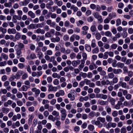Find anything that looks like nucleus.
Here are the masks:
<instances>
[{"label":"nucleus","instance_id":"nucleus-6","mask_svg":"<svg viewBox=\"0 0 133 133\" xmlns=\"http://www.w3.org/2000/svg\"><path fill=\"white\" fill-rule=\"evenodd\" d=\"M57 88L56 87H54L52 85L49 86V90L50 91H56L57 90Z\"/></svg>","mask_w":133,"mask_h":133},{"label":"nucleus","instance_id":"nucleus-21","mask_svg":"<svg viewBox=\"0 0 133 133\" xmlns=\"http://www.w3.org/2000/svg\"><path fill=\"white\" fill-rule=\"evenodd\" d=\"M117 47V45L116 43H114L111 45L110 46L111 49H116Z\"/></svg>","mask_w":133,"mask_h":133},{"label":"nucleus","instance_id":"nucleus-8","mask_svg":"<svg viewBox=\"0 0 133 133\" xmlns=\"http://www.w3.org/2000/svg\"><path fill=\"white\" fill-rule=\"evenodd\" d=\"M28 14L32 18H34L35 17L36 15L35 13L31 11H29L28 12Z\"/></svg>","mask_w":133,"mask_h":133},{"label":"nucleus","instance_id":"nucleus-30","mask_svg":"<svg viewBox=\"0 0 133 133\" xmlns=\"http://www.w3.org/2000/svg\"><path fill=\"white\" fill-rule=\"evenodd\" d=\"M1 56L5 60H7L8 58V55L4 53H2L1 55Z\"/></svg>","mask_w":133,"mask_h":133},{"label":"nucleus","instance_id":"nucleus-59","mask_svg":"<svg viewBox=\"0 0 133 133\" xmlns=\"http://www.w3.org/2000/svg\"><path fill=\"white\" fill-rule=\"evenodd\" d=\"M46 54L47 55H51L52 54V52L51 50H48L46 51Z\"/></svg>","mask_w":133,"mask_h":133},{"label":"nucleus","instance_id":"nucleus-10","mask_svg":"<svg viewBox=\"0 0 133 133\" xmlns=\"http://www.w3.org/2000/svg\"><path fill=\"white\" fill-rule=\"evenodd\" d=\"M119 84H120L122 88H126L127 87V84L125 82H123L122 81H119Z\"/></svg>","mask_w":133,"mask_h":133},{"label":"nucleus","instance_id":"nucleus-12","mask_svg":"<svg viewBox=\"0 0 133 133\" xmlns=\"http://www.w3.org/2000/svg\"><path fill=\"white\" fill-rule=\"evenodd\" d=\"M12 3L10 2L8 3L6 2L4 4V6L6 7L10 8L12 6Z\"/></svg>","mask_w":133,"mask_h":133},{"label":"nucleus","instance_id":"nucleus-29","mask_svg":"<svg viewBox=\"0 0 133 133\" xmlns=\"http://www.w3.org/2000/svg\"><path fill=\"white\" fill-rule=\"evenodd\" d=\"M99 52V49L98 47H96L92 51V53L93 54H97Z\"/></svg>","mask_w":133,"mask_h":133},{"label":"nucleus","instance_id":"nucleus-40","mask_svg":"<svg viewBox=\"0 0 133 133\" xmlns=\"http://www.w3.org/2000/svg\"><path fill=\"white\" fill-rule=\"evenodd\" d=\"M7 64L6 61H4L0 62V66L1 67L4 66L6 65Z\"/></svg>","mask_w":133,"mask_h":133},{"label":"nucleus","instance_id":"nucleus-28","mask_svg":"<svg viewBox=\"0 0 133 133\" xmlns=\"http://www.w3.org/2000/svg\"><path fill=\"white\" fill-rule=\"evenodd\" d=\"M52 115L55 116L56 117H57L59 116V113L57 111L54 110L52 113Z\"/></svg>","mask_w":133,"mask_h":133},{"label":"nucleus","instance_id":"nucleus-11","mask_svg":"<svg viewBox=\"0 0 133 133\" xmlns=\"http://www.w3.org/2000/svg\"><path fill=\"white\" fill-rule=\"evenodd\" d=\"M68 97L69 98H70L71 100L74 101L75 99V97L74 96L72 95V93H69L68 94Z\"/></svg>","mask_w":133,"mask_h":133},{"label":"nucleus","instance_id":"nucleus-20","mask_svg":"<svg viewBox=\"0 0 133 133\" xmlns=\"http://www.w3.org/2000/svg\"><path fill=\"white\" fill-rule=\"evenodd\" d=\"M99 104L101 105H107L108 104V102L107 101H101L99 102Z\"/></svg>","mask_w":133,"mask_h":133},{"label":"nucleus","instance_id":"nucleus-27","mask_svg":"<svg viewBox=\"0 0 133 133\" xmlns=\"http://www.w3.org/2000/svg\"><path fill=\"white\" fill-rule=\"evenodd\" d=\"M88 128L89 130L92 131L94 129V126L92 124H90L88 126Z\"/></svg>","mask_w":133,"mask_h":133},{"label":"nucleus","instance_id":"nucleus-16","mask_svg":"<svg viewBox=\"0 0 133 133\" xmlns=\"http://www.w3.org/2000/svg\"><path fill=\"white\" fill-rule=\"evenodd\" d=\"M53 77L54 78H57L59 79L61 77V76L56 73H54L52 75Z\"/></svg>","mask_w":133,"mask_h":133},{"label":"nucleus","instance_id":"nucleus-43","mask_svg":"<svg viewBox=\"0 0 133 133\" xmlns=\"http://www.w3.org/2000/svg\"><path fill=\"white\" fill-rule=\"evenodd\" d=\"M112 83L114 84L116 83L118 81V79L117 77H114L112 79Z\"/></svg>","mask_w":133,"mask_h":133},{"label":"nucleus","instance_id":"nucleus-53","mask_svg":"<svg viewBox=\"0 0 133 133\" xmlns=\"http://www.w3.org/2000/svg\"><path fill=\"white\" fill-rule=\"evenodd\" d=\"M95 9L96 10L97 12H99L101 10V7L99 5H97L96 6V7Z\"/></svg>","mask_w":133,"mask_h":133},{"label":"nucleus","instance_id":"nucleus-35","mask_svg":"<svg viewBox=\"0 0 133 133\" xmlns=\"http://www.w3.org/2000/svg\"><path fill=\"white\" fill-rule=\"evenodd\" d=\"M37 55L39 59H40L43 57V55L41 52H38Z\"/></svg>","mask_w":133,"mask_h":133},{"label":"nucleus","instance_id":"nucleus-63","mask_svg":"<svg viewBox=\"0 0 133 133\" xmlns=\"http://www.w3.org/2000/svg\"><path fill=\"white\" fill-rule=\"evenodd\" d=\"M96 18L98 19V21L100 22V23H102L103 21V19L101 15H100Z\"/></svg>","mask_w":133,"mask_h":133},{"label":"nucleus","instance_id":"nucleus-56","mask_svg":"<svg viewBox=\"0 0 133 133\" xmlns=\"http://www.w3.org/2000/svg\"><path fill=\"white\" fill-rule=\"evenodd\" d=\"M33 118L34 117L32 116L31 115L30 116V117L29 118L28 120V123L29 124H31Z\"/></svg>","mask_w":133,"mask_h":133},{"label":"nucleus","instance_id":"nucleus-18","mask_svg":"<svg viewBox=\"0 0 133 133\" xmlns=\"http://www.w3.org/2000/svg\"><path fill=\"white\" fill-rule=\"evenodd\" d=\"M96 41L95 39H94L92 40L91 46L92 48H94L96 47Z\"/></svg>","mask_w":133,"mask_h":133},{"label":"nucleus","instance_id":"nucleus-52","mask_svg":"<svg viewBox=\"0 0 133 133\" xmlns=\"http://www.w3.org/2000/svg\"><path fill=\"white\" fill-rule=\"evenodd\" d=\"M4 13L6 14H8L9 12V10L8 8H6L3 10Z\"/></svg>","mask_w":133,"mask_h":133},{"label":"nucleus","instance_id":"nucleus-60","mask_svg":"<svg viewBox=\"0 0 133 133\" xmlns=\"http://www.w3.org/2000/svg\"><path fill=\"white\" fill-rule=\"evenodd\" d=\"M17 12L18 15L20 16V17H22V16L23 14V12L21 10H18L17 11Z\"/></svg>","mask_w":133,"mask_h":133},{"label":"nucleus","instance_id":"nucleus-25","mask_svg":"<svg viewBox=\"0 0 133 133\" xmlns=\"http://www.w3.org/2000/svg\"><path fill=\"white\" fill-rule=\"evenodd\" d=\"M96 27L95 25H93L91 27L90 30L92 32H94L96 31Z\"/></svg>","mask_w":133,"mask_h":133},{"label":"nucleus","instance_id":"nucleus-14","mask_svg":"<svg viewBox=\"0 0 133 133\" xmlns=\"http://www.w3.org/2000/svg\"><path fill=\"white\" fill-rule=\"evenodd\" d=\"M95 125L99 128H102L103 125V124L101 123L98 120H97L96 121Z\"/></svg>","mask_w":133,"mask_h":133},{"label":"nucleus","instance_id":"nucleus-37","mask_svg":"<svg viewBox=\"0 0 133 133\" xmlns=\"http://www.w3.org/2000/svg\"><path fill=\"white\" fill-rule=\"evenodd\" d=\"M64 92H57L55 94L56 96L57 97H59L60 95H64Z\"/></svg>","mask_w":133,"mask_h":133},{"label":"nucleus","instance_id":"nucleus-55","mask_svg":"<svg viewBox=\"0 0 133 133\" xmlns=\"http://www.w3.org/2000/svg\"><path fill=\"white\" fill-rule=\"evenodd\" d=\"M52 14V13L50 12H49L48 14H47L45 16V17L46 19H48L50 16Z\"/></svg>","mask_w":133,"mask_h":133},{"label":"nucleus","instance_id":"nucleus-32","mask_svg":"<svg viewBox=\"0 0 133 133\" xmlns=\"http://www.w3.org/2000/svg\"><path fill=\"white\" fill-rule=\"evenodd\" d=\"M121 19L120 18L117 19L116 20V26H118L121 24Z\"/></svg>","mask_w":133,"mask_h":133},{"label":"nucleus","instance_id":"nucleus-47","mask_svg":"<svg viewBox=\"0 0 133 133\" xmlns=\"http://www.w3.org/2000/svg\"><path fill=\"white\" fill-rule=\"evenodd\" d=\"M110 18H106L104 21V22L105 24L108 23H109L110 20Z\"/></svg>","mask_w":133,"mask_h":133},{"label":"nucleus","instance_id":"nucleus-1","mask_svg":"<svg viewBox=\"0 0 133 133\" xmlns=\"http://www.w3.org/2000/svg\"><path fill=\"white\" fill-rule=\"evenodd\" d=\"M80 63V60H74L72 62V64L73 66L75 67L76 66L78 65Z\"/></svg>","mask_w":133,"mask_h":133},{"label":"nucleus","instance_id":"nucleus-15","mask_svg":"<svg viewBox=\"0 0 133 133\" xmlns=\"http://www.w3.org/2000/svg\"><path fill=\"white\" fill-rule=\"evenodd\" d=\"M61 113L62 114L61 116H66L67 114L66 113V111L65 109H63L62 110H61Z\"/></svg>","mask_w":133,"mask_h":133},{"label":"nucleus","instance_id":"nucleus-41","mask_svg":"<svg viewBox=\"0 0 133 133\" xmlns=\"http://www.w3.org/2000/svg\"><path fill=\"white\" fill-rule=\"evenodd\" d=\"M93 15L94 17L96 18L100 16L99 13L98 12H96L94 13H93Z\"/></svg>","mask_w":133,"mask_h":133},{"label":"nucleus","instance_id":"nucleus-2","mask_svg":"<svg viewBox=\"0 0 133 133\" xmlns=\"http://www.w3.org/2000/svg\"><path fill=\"white\" fill-rule=\"evenodd\" d=\"M16 30L14 28L9 29L8 30V32L9 34H15L16 33Z\"/></svg>","mask_w":133,"mask_h":133},{"label":"nucleus","instance_id":"nucleus-57","mask_svg":"<svg viewBox=\"0 0 133 133\" xmlns=\"http://www.w3.org/2000/svg\"><path fill=\"white\" fill-rule=\"evenodd\" d=\"M15 79H16L15 76V75H12L10 78L9 80L10 81H12Z\"/></svg>","mask_w":133,"mask_h":133},{"label":"nucleus","instance_id":"nucleus-48","mask_svg":"<svg viewBox=\"0 0 133 133\" xmlns=\"http://www.w3.org/2000/svg\"><path fill=\"white\" fill-rule=\"evenodd\" d=\"M27 71L30 74L31 73V68L30 66L29 65H28L27 66Z\"/></svg>","mask_w":133,"mask_h":133},{"label":"nucleus","instance_id":"nucleus-38","mask_svg":"<svg viewBox=\"0 0 133 133\" xmlns=\"http://www.w3.org/2000/svg\"><path fill=\"white\" fill-rule=\"evenodd\" d=\"M117 61L115 59H114L112 62V65L113 67H116L117 66V64H116Z\"/></svg>","mask_w":133,"mask_h":133},{"label":"nucleus","instance_id":"nucleus-36","mask_svg":"<svg viewBox=\"0 0 133 133\" xmlns=\"http://www.w3.org/2000/svg\"><path fill=\"white\" fill-rule=\"evenodd\" d=\"M115 99L112 98H110V102H111V104L112 105H114L115 104Z\"/></svg>","mask_w":133,"mask_h":133},{"label":"nucleus","instance_id":"nucleus-64","mask_svg":"<svg viewBox=\"0 0 133 133\" xmlns=\"http://www.w3.org/2000/svg\"><path fill=\"white\" fill-rule=\"evenodd\" d=\"M91 13V11L90 10H88L86 11L85 14L87 16H89L90 15Z\"/></svg>","mask_w":133,"mask_h":133},{"label":"nucleus","instance_id":"nucleus-58","mask_svg":"<svg viewBox=\"0 0 133 133\" xmlns=\"http://www.w3.org/2000/svg\"><path fill=\"white\" fill-rule=\"evenodd\" d=\"M63 39L64 41H67L69 39V37L68 35H65L64 36Z\"/></svg>","mask_w":133,"mask_h":133},{"label":"nucleus","instance_id":"nucleus-54","mask_svg":"<svg viewBox=\"0 0 133 133\" xmlns=\"http://www.w3.org/2000/svg\"><path fill=\"white\" fill-rule=\"evenodd\" d=\"M85 83H86V85H89L90 84L91 81H90L88 79H84Z\"/></svg>","mask_w":133,"mask_h":133},{"label":"nucleus","instance_id":"nucleus-13","mask_svg":"<svg viewBox=\"0 0 133 133\" xmlns=\"http://www.w3.org/2000/svg\"><path fill=\"white\" fill-rule=\"evenodd\" d=\"M85 48L89 52L91 50V48L90 46L88 44H86L85 45Z\"/></svg>","mask_w":133,"mask_h":133},{"label":"nucleus","instance_id":"nucleus-49","mask_svg":"<svg viewBox=\"0 0 133 133\" xmlns=\"http://www.w3.org/2000/svg\"><path fill=\"white\" fill-rule=\"evenodd\" d=\"M108 52H105L103 55V59H107L108 57Z\"/></svg>","mask_w":133,"mask_h":133},{"label":"nucleus","instance_id":"nucleus-44","mask_svg":"<svg viewBox=\"0 0 133 133\" xmlns=\"http://www.w3.org/2000/svg\"><path fill=\"white\" fill-rule=\"evenodd\" d=\"M7 77L5 75H3L1 78L2 80L3 81H5L7 80Z\"/></svg>","mask_w":133,"mask_h":133},{"label":"nucleus","instance_id":"nucleus-7","mask_svg":"<svg viewBox=\"0 0 133 133\" xmlns=\"http://www.w3.org/2000/svg\"><path fill=\"white\" fill-rule=\"evenodd\" d=\"M1 110L3 113L7 114L9 111L10 109L7 108L3 107L2 108Z\"/></svg>","mask_w":133,"mask_h":133},{"label":"nucleus","instance_id":"nucleus-61","mask_svg":"<svg viewBox=\"0 0 133 133\" xmlns=\"http://www.w3.org/2000/svg\"><path fill=\"white\" fill-rule=\"evenodd\" d=\"M124 5V4L123 3L120 2L118 4V7L119 8H122L123 7Z\"/></svg>","mask_w":133,"mask_h":133},{"label":"nucleus","instance_id":"nucleus-31","mask_svg":"<svg viewBox=\"0 0 133 133\" xmlns=\"http://www.w3.org/2000/svg\"><path fill=\"white\" fill-rule=\"evenodd\" d=\"M106 121L108 122H111L112 119V118L109 115H107L106 117Z\"/></svg>","mask_w":133,"mask_h":133},{"label":"nucleus","instance_id":"nucleus-50","mask_svg":"<svg viewBox=\"0 0 133 133\" xmlns=\"http://www.w3.org/2000/svg\"><path fill=\"white\" fill-rule=\"evenodd\" d=\"M64 26L66 27H68L70 25V22L68 21H66L64 23Z\"/></svg>","mask_w":133,"mask_h":133},{"label":"nucleus","instance_id":"nucleus-34","mask_svg":"<svg viewBox=\"0 0 133 133\" xmlns=\"http://www.w3.org/2000/svg\"><path fill=\"white\" fill-rule=\"evenodd\" d=\"M20 37L21 35L18 32H17L15 36V38L17 40H18L20 38Z\"/></svg>","mask_w":133,"mask_h":133},{"label":"nucleus","instance_id":"nucleus-42","mask_svg":"<svg viewBox=\"0 0 133 133\" xmlns=\"http://www.w3.org/2000/svg\"><path fill=\"white\" fill-rule=\"evenodd\" d=\"M18 66L21 69L24 68L25 66V65L23 63H19L18 64Z\"/></svg>","mask_w":133,"mask_h":133},{"label":"nucleus","instance_id":"nucleus-5","mask_svg":"<svg viewBox=\"0 0 133 133\" xmlns=\"http://www.w3.org/2000/svg\"><path fill=\"white\" fill-rule=\"evenodd\" d=\"M36 32L37 34H41L42 35H43L45 33V30L42 29L40 28L36 30Z\"/></svg>","mask_w":133,"mask_h":133},{"label":"nucleus","instance_id":"nucleus-26","mask_svg":"<svg viewBox=\"0 0 133 133\" xmlns=\"http://www.w3.org/2000/svg\"><path fill=\"white\" fill-rule=\"evenodd\" d=\"M0 32H1L3 34H5L7 32V30L5 28H4L2 27H0Z\"/></svg>","mask_w":133,"mask_h":133},{"label":"nucleus","instance_id":"nucleus-17","mask_svg":"<svg viewBox=\"0 0 133 133\" xmlns=\"http://www.w3.org/2000/svg\"><path fill=\"white\" fill-rule=\"evenodd\" d=\"M97 120L101 122L102 123H104L105 121V118L104 117H99L97 118Z\"/></svg>","mask_w":133,"mask_h":133},{"label":"nucleus","instance_id":"nucleus-4","mask_svg":"<svg viewBox=\"0 0 133 133\" xmlns=\"http://www.w3.org/2000/svg\"><path fill=\"white\" fill-rule=\"evenodd\" d=\"M122 70L120 69H113V72L115 74H118L122 72Z\"/></svg>","mask_w":133,"mask_h":133},{"label":"nucleus","instance_id":"nucleus-24","mask_svg":"<svg viewBox=\"0 0 133 133\" xmlns=\"http://www.w3.org/2000/svg\"><path fill=\"white\" fill-rule=\"evenodd\" d=\"M124 65V63L120 62H118L117 63V66L119 68H122Z\"/></svg>","mask_w":133,"mask_h":133},{"label":"nucleus","instance_id":"nucleus-9","mask_svg":"<svg viewBox=\"0 0 133 133\" xmlns=\"http://www.w3.org/2000/svg\"><path fill=\"white\" fill-rule=\"evenodd\" d=\"M110 83V81L108 80H107L106 81L103 80L101 82V84L103 85H108Z\"/></svg>","mask_w":133,"mask_h":133},{"label":"nucleus","instance_id":"nucleus-3","mask_svg":"<svg viewBox=\"0 0 133 133\" xmlns=\"http://www.w3.org/2000/svg\"><path fill=\"white\" fill-rule=\"evenodd\" d=\"M23 74V72L21 71H19L17 72L15 75L16 79H18L20 78V77Z\"/></svg>","mask_w":133,"mask_h":133},{"label":"nucleus","instance_id":"nucleus-46","mask_svg":"<svg viewBox=\"0 0 133 133\" xmlns=\"http://www.w3.org/2000/svg\"><path fill=\"white\" fill-rule=\"evenodd\" d=\"M75 36L74 35H72L70 38V41L71 42H73L75 40Z\"/></svg>","mask_w":133,"mask_h":133},{"label":"nucleus","instance_id":"nucleus-45","mask_svg":"<svg viewBox=\"0 0 133 133\" xmlns=\"http://www.w3.org/2000/svg\"><path fill=\"white\" fill-rule=\"evenodd\" d=\"M120 130L121 133H126L127 132L126 129L125 128H122Z\"/></svg>","mask_w":133,"mask_h":133},{"label":"nucleus","instance_id":"nucleus-62","mask_svg":"<svg viewBox=\"0 0 133 133\" xmlns=\"http://www.w3.org/2000/svg\"><path fill=\"white\" fill-rule=\"evenodd\" d=\"M104 29L105 30H108L109 28V26L107 24H104L103 26Z\"/></svg>","mask_w":133,"mask_h":133},{"label":"nucleus","instance_id":"nucleus-23","mask_svg":"<svg viewBox=\"0 0 133 133\" xmlns=\"http://www.w3.org/2000/svg\"><path fill=\"white\" fill-rule=\"evenodd\" d=\"M101 37V35L99 32H97L95 34V38L98 40H99Z\"/></svg>","mask_w":133,"mask_h":133},{"label":"nucleus","instance_id":"nucleus-39","mask_svg":"<svg viewBox=\"0 0 133 133\" xmlns=\"http://www.w3.org/2000/svg\"><path fill=\"white\" fill-rule=\"evenodd\" d=\"M56 120L57 121L55 123V125L57 126V128H59L60 127L61 122L60 121L57 120V119Z\"/></svg>","mask_w":133,"mask_h":133},{"label":"nucleus","instance_id":"nucleus-51","mask_svg":"<svg viewBox=\"0 0 133 133\" xmlns=\"http://www.w3.org/2000/svg\"><path fill=\"white\" fill-rule=\"evenodd\" d=\"M28 77V75L26 73L22 75V79H24Z\"/></svg>","mask_w":133,"mask_h":133},{"label":"nucleus","instance_id":"nucleus-33","mask_svg":"<svg viewBox=\"0 0 133 133\" xmlns=\"http://www.w3.org/2000/svg\"><path fill=\"white\" fill-rule=\"evenodd\" d=\"M114 75L113 73H110L108 75V77L110 79H112L114 78Z\"/></svg>","mask_w":133,"mask_h":133},{"label":"nucleus","instance_id":"nucleus-19","mask_svg":"<svg viewBox=\"0 0 133 133\" xmlns=\"http://www.w3.org/2000/svg\"><path fill=\"white\" fill-rule=\"evenodd\" d=\"M105 36L107 37H111L112 36L111 33L109 31H107L105 32Z\"/></svg>","mask_w":133,"mask_h":133},{"label":"nucleus","instance_id":"nucleus-22","mask_svg":"<svg viewBox=\"0 0 133 133\" xmlns=\"http://www.w3.org/2000/svg\"><path fill=\"white\" fill-rule=\"evenodd\" d=\"M116 16V13L112 12V13H110L109 15V16L110 18L111 19L115 18Z\"/></svg>","mask_w":133,"mask_h":133}]
</instances>
